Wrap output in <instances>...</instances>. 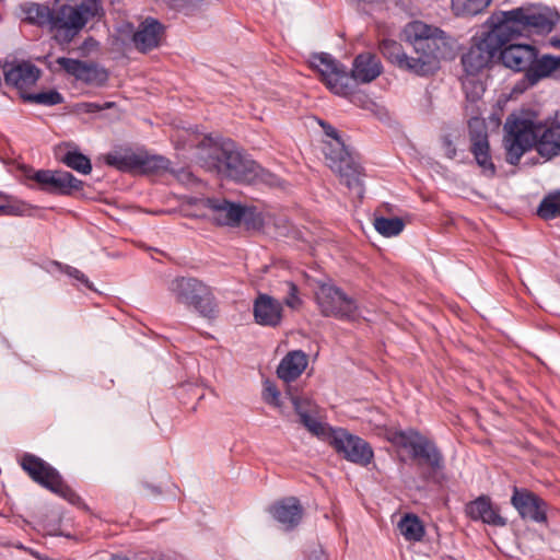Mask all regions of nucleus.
I'll return each instance as SVG.
<instances>
[{
	"label": "nucleus",
	"instance_id": "obj_48",
	"mask_svg": "<svg viewBox=\"0 0 560 560\" xmlns=\"http://www.w3.org/2000/svg\"><path fill=\"white\" fill-rule=\"evenodd\" d=\"M112 560H129V559L126 558V557H121V556L115 555V556L112 557Z\"/></svg>",
	"mask_w": 560,
	"mask_h": 560
},
{
	"label": "nucleus",
	"instance_id": "obj_39",
	"mask_svg": "<svg viewBox=\"0 0 560 560\" xmlns=\"http://www.w3.org/2000/svg\"><path fill=\"white\" fill-rule=\"evenodd\" d=\"M301 423L314 435L316 436H326L331 433V428H328L326 424L318 421L316 418L308 415H303V418L300 419Z\"/></svg>",
	"mask_w": 560,
	"mask_h": 560
},
{
	"label": "nucleus",
	"instance_id": "obj_24",
	"mask_svg": "<svg viewBox=\"0 0 560 560\" xmlns=\"http://www.w3.org/2000/svg\"><path fill=\"white\" fill-rule=\"evenodd\" d=\"M270 514L276 521L284 525L285 529L296 527L303 517V508L295 497L284 498L269 509Z\"/></svg>",
	"mask_w": 560,
	"mask_h": 560
},
{
	"label": "nucleus",
	"instance_id": "obj_5",
	"mask_svg": "<svg viewBox=\"0 0 560 560\" xmlns=\"http://www.w3.org/2000/svg\"><path fill=\"white\" fill-rule=\"evenodd\" d=\"M498 63L515 72H524L523 81L534 86L546 78H560V57L539 56V50L527 44L506 43L499 50Z\"/></svg>",
	"mask_w": 560,
	"mask_h": 560
},
{
	"label": "nucleus",
	"instance_id": "obj_49",
	"mask_svg": "<svg viewBox=\"0 0 560 560\" xmlns=\"http://www.w3.org/2000/svg\"><path fill=\"white\" fill-rule=\"evenodd\" d=\"M552 45L560 49V37L552 42Z\"/></svg>",
	"mask_w": 560,
	"mask_h": 560
},
{
	"label": "nucleus",
	"instance_id": "obj_44",
	"mask_svg": "<svg viewBox=\"0 0 560 560\" xmlns=\"http://www.w3.org/2000/svg\"><path fill=\"white\" fill-rule=\"evenodd\" d=\"M82 106L86 113H97L103 109L97 103H83Z\"/></svg>",
	"mask_w": 560,
	"mask_h": 560
},
{
	"label": "nucleus",
	"instance_id": "obj_18",
	"mask_svg": "<svg viewBox=\"0 0 560 560\" xmlns=\"http://www.w3.org/2000/svg\"><path fill=\"white\" fill-rule=\"evenodd\" d=\"M67 74L86 84L104 86L108 81V71L94 62L58 57L55 61Z\"/></svg>",
	"mask_w": 560,
	"mask_h": 560
},
{
	"label": "nucleus",
	"instance_id": "obj_16",
	"mask_svg": "<svg viewBox=\"0 0 560 560\" xmlns=\"http://www.w3.org/2000/svg\"><path fill=\"white\" fill-rule=\"evenodd\" d=\"M25 176L49 194L71 195L73 191L82 190L84 185L82 180L66 171L28 170Z\"/></svg>",
	"mask_w": 560,
	"mask_h": 560
},
{
	"label": "nucleus",
	"instance_id": "obj_47",
	"mask_svg": "<svg viewBox=\"0 0 560 560\" xmlns=\"http://www.w3.org/2000/svg\"><path fill=\"white\" fill-rule=\"evenodd\" d=\"M114 106L113 102H106L104 105H102L103 109L105 108H112Z\"/></svg>",
	"mask_w": 560,
	"mask_h": 560
},
{
	"label": "nucleus",
	"instance_id": "obj_2",
	"mask_svg": "<svg viewBox=\"0 0 560 560\" xmlns=\"http://www.w3.org/2000/svg\"><path fill=\"white\" fill-rule=\"evenodd\" d=\"M505 161L518 165L522 156L535 149L547 161L560 156V118L540 120L536 113L511 114L504 124Z\"/></svg>",
	"mask_w": 560,
	"mask_h": 560
},
{
	"label": "nucleus",
	"instance_id": "obj_13",
	"mask_svg": "<svg viewBox=\"0 0 560 560\" xmlns=\"http://www.w3.org/2000/svg\"><path fill=\"white\" fill-rule=\"evenodd\" d=\"M316 302L324 316L347 320L357 318V302L335 285L322 284L316 292Z\"/></svg>",
	"mask_w": 560,
	"mask_h": 560
},
{
	"label": "nucleus",
	"instance_id": "obj_22",
	"mask_svg": "<svg viewBox=\"0 0 560 560\" xmlns=\"http://www.w3.org/2000/svg\"><path fill=\"white\" fill-rule=\"evenodd\" d=\"M205 206L212 211V219L219 225H238L245 208L226 199L208 198Z\"/></svg>",
	"mask_w": 560,
	"mask_h": 560
},
{
	"label": "nucleus",
	"instance_id": "obj_21",
	"mask_svg": "<svg viewBox=\"0 0 560 560\" xmlns=\"http://www.w3.org/2000/svg\"><path fill=\"white\" fill-rule=\"evenodd\" d=\"M164 25L156 19L147 18L132 35V42L139 52L145 54L160 46Z\"/></svg>",
	"mask_w": 560,
	"mask_h": 560
},
{
	"label": "nucleus",
	"instance_id": "obj_29",
	"mask_svg": "<svg viewBox=\"0 0 560 560\" xmlns=\"http://www.w3.org/2000/svg\"><path fill=\"white\" fill-rule=\"evenodd\" d=\"M375 230L385 237H392L400 234L405 228V222L398 217L385 218L376 217L373 223Z\"/></svg>",
	"mask_w": 560,
	"mask_h": 560
},
{
	"label": "nucleus",
	"instance_id": "obj_35",
	"mask_svg": "<svg viewBox=\"0 0 560 560\" xmlns=\"http://www.w3.org/2000/svg\"><path fill=\"white\" fill-rule=\"evenodd\" d=\"M165 2L185 15H192L208 7L212 0H165Z\"/></svg>",
	"mask_w": 560,
	"mask_h": 560
},
{
	"label": "nucleus",
	"instance_id": "obj_7",
	"mask_svg": "<svg viewBox=\"0 0 560 560\" xmlns=\"http://www.w3.org/2000/svg\"><path fill=\"white\" fill-rule=\"evenodd\" d=\"M559 20L557 12L549 8H516L511 11L492 14L490 23H498L509 42L532 34H547L552 31Z\"/></svg>",
	"mask_w": 560,
	"mask_h": 560
},
{
	"label": "nucleus",
	"instance_id": "obj_4",
	"mask_svg": "<svg viewBox=\"0 0 560 560\" xmlns=\"http://www.w3.org/2000/svg\"><path fill=\"white\" fill-rule=\"evenodd\" d=\"M200 148L199 161L210 172L241 184H253L262 176L264 170L247 154L240 151L233 141Z\"/></svg>",
	"mask_w": 560,
	"mask_h": 560
},
{
	"label": "nucleus",
	"instance_id": "obj_36",
	"mask_svg": "<svg viewBox=\"0 0 560 560\" xmlns=\"http://www.w3.org/2000/svg\"><path fill=\"white\" fill-rule=\"evenodd\" d=\"M28 207L26 203L12 198L0 191V215H24Z\"/></svg>",
	"mask_w": 560,
	"mask_h": 560
},
{
	"label": "nucleus",
	"instance_id": "obj_12",
	"mask_svg": "<svg viewBox=\"0 0 560 560\" xmlns=\"http://www.w3.org/2000/svg\"><path fill=\"white\" fill-rule=\"evenodd\" d=\"M170 290L176 302L192 306L201 316H217V303L212 290L202 281L191 277H178L172 280Z\"/></svg>",
	"mask_w": 560,
	"mask_h": 560
},
{
	"label": "nucleus",
	"instance_id": "obj_8",
	"mask_svg": "<svg viewBox=\"0 0 560 560\" xmlns=\"http://www.w3.org/2000/svg\"><path fill=\"white\" fill-rule=\"evenodd\" d=\"M320 125L325 135L331 138V141L326 143L324 148L328 166L339 175L341 184H345L359 198H362L364 192L362 182L363 168L348 150L337 129L326 122Z\"/></svg>",
	"mask_w": 560,
	"mask_h": 560
},
{
	"label": "nucleus",
	"instance_id": "obj_38",
	"mask_svg": "<svg viewBox=\"0 0 560 560\" xmlns=\"http://www.w3.org/2000/svg\"><path fill=\"white\" fill-rule=\"evenodd\" d=\"M282 290L287 293L283 298L282 304H285L292 310H298L302 305V300L299 296V287L292 281H284L281 283Z\"/></svg>",
	"mask_w": 560,
	"mask_h": 560
},
{
	"label": "nucleus",
	"instance_id": "obj_25",
	"mask_svg": "<svg viewBox=\"0 0 560 560\" xmlns=\"http://www.w3.org/2000/svg\"><path fill=\"white\" fill-rule=\"evenodd\" d=\"M307 363V355L302 350L290 351L280 361L277 375L285 383L293 382L301 376Z\"/></svg>",
	"mask_w": 560,
	"mask_h": 560
},
{
	"label": "nucleus",
	"instance_id": "obj_26",
	"mask_svg": "<svg viewBox=\"0 0 560 560\" xmlns=\"http://www.w3.org/2000/svg\"><path fill=\"white\" fill-rule=\"evenodd\" d=\"M381 72L382 66L377 57L365 52L354 58L351 78L361 83H369L375 80Z\"/></svg>",
	"mask_w": 560,
	"mask_h": 560
},
{
	"label": "nucleus",
	"instance_id": "obj_17",
	"mask_svg": "<svg viewBox=\"0 0 560 560\" xmlns=\"http://www.w3.org/2000/svg\"><path fill=\"white\" fill-rule=\"evenodd\" d=\"M511 504L522 520L547 524L548 503L535 492L526 488L514 487Z\"/></svg>",
	"mask_w": 560,
	"mask_h": 560
},
{
	"label": "nucleus",
	"instance_id": "obj_11",
	"mask_svg": "<svg viewBox=\"0 0 560 560\" xmlns=\"http://www.w3.org/2000/svg\"><path fill=\"white\" fill-rule=\"evenodd\" d=\"M483 102H469L466 101L464 110L465 116L468 117L470 152L481 173L487 177H494L497 167L492 162L490 152V143L487 127L483 119H481Z\"/></svg>",
	"mask_w": 560,
	"mask_h": 560
},
{
	"label": "nucleus",
	"instance_id": "obj_40",
	"mask_svg": "<svg viewBox=\"0 0 560 560\" xmlns=\"http://www.w3.org/2000/svg\"><path fill=\"white\" fill-rule=\"evenodd\" d=\"M291 402L293 405L294 411L299 415L300 419L303 418V415H308L311 412V400L307 398H303L299 395H293L289 390Z\"/></svg>",
	"mask_w": 560,
	"mask_h": 560
},
{
	"label": "nucleus",
	"instance_id": "obj_10",
	"mask_svg": "<svg viewBox=\"0 0 560 560\" xmlns=\"http://www.w3.org/2000/svg\"><path fill=\"white\" fill-rule=\"evenodd\" d=\"M489 31L475 36L468 51L462 56V65L468 74H478L492 63H498L500 48L509 43L498 23L487 22Z\"/></svg>",
	"mask_w": 560,
	"mask_h": 560
},
{
	"label": "nucleus",
	"instance_id": "obj_15",
	"mask_svg": "<svg viewBox=\"0 0 560 560\" xmlns=\"http://www.w3.org/2000/svg\"><path fill=\"white\" fill-rule=\"evenodd\" d=\"M311 65L319 72L322 81L335 94L347 96L351 92L346 67L339 65L329 54L313 55Z\"/></svg>",
	"mask_w": 560,
	"mask_h": 560
},
{
	"label": "nucleus",
	"instance_id": "obj_46",
	"mask_svg": "<svg viewBox=\"0 0 560 560\" xmlns=\"http://www.w3.org/2000/svg\"><path fill=\"white\" fill-rule=\"evenodd\" d=\"M144 487L148 489V491L152 494V495H160L161 494V489L156 486H152V485H149V483H145Z\"/></svg>",
	"mask_w": 560,
	"mask_h": 560
},
{
	"label": "nucleus",
	"instance_id": "obj_45",
	"mask_svg": "<svg viewBox=\"0 0 560 560\" xmlns=\"http://www.w3.org/2000/svg\"><path fill=\"white\" fill-rule=\"evenodd\" d=\"M310 560H326V556L322 549L314 550L310 556Z\"/></svg>",
	"mask_w": 560,
	"mask_h": 560
},
{
	"label": "nucleus",
	"instance_id": "obj_14",
	"mask_svg": "<svg viewBox=\"0 0 560 560\" xmlns=\"http://www.w3.org/2000/svg\"><path fill=\"white\" fill-rule=\"evenodd\" d=\"M329 444L348 462L368 466L374 456L371 445L360 436L350 434L345 429L331 430Z\"/></svg>",
	"mask_w": 560,
	"mask_h": 560
},
{
	"label": "nucleus",
	"instance_id": "obj_6",
	"mask_svg": "<svg viewBox=\"0 0 560 560\" xmlns=\"http://www.w3.org/2000/svg\"><path fill=\"white\" fill-rule=\"evenodd\" d=\"M388 440L400 448L409 450L423 481H438L445 469V458L433 440L415 429L390 431Z\"/></svg>",
	"mask_w": 560,
	"mask_h": 560
},
{
	"label": "nucleus",
	"instance_id": "obj_1",
	"mask_svg": "<svg viewBox=\"0 0 560 560\" xmlns=\"http://www.w3.org/2000/svg\"><path fill=\"white\" fill-rule=\"evenodd\" d=\"M408 37L415 55H408L402 46L393 39H383L380 51L385 59L401 70L417 75H430L440 69L442 60H451L456 56L455 42L443 31L431 27L422 22L409 24Z\"/></svg>",
	"mask_w": 560,
	"mask_h": 560
},
{
	"label": "nucleus",
	"instance_id": "obj_43",
	"mask_svg": "<svg viewBox=\"0 0 560 560\" xmlns=\"http://www.w3.org/2000/svg\"><path fill=\"white\" fill-rule=\"evenodd\" d=\"M443 145L445 148V154L450 159H454L456 155V148L454 147L452 140L448 138H444Z\"/></svg>",
	"mask_w": 560,
	"mask_h": 560
},
{
	"label": "nucleus",
	"instance_id": "obj_33",
	"mask_svg": "<svg viewBox=\"0 0 560 560\" xmlns=\"http://www.w3.org/2000/svg\"><path fill=\"white\" fill-rule=\"evenodd\" d=\"M537 214L544 220H551L560 215V191L546 196L538 209Z\"/></svg>",
	"mask_w": 560,
	"mask_h": 560
},
{
	"label": "nucleus",
	"instance_id": "obj_9",
	"mask_svg": "<svg viewBox=\"0 0 560 560\" xmlns=\"http://www.w3.org/2000/svg\"><path fill=\"white\" fill-rule=\"evenodd\" d=\"M20 465L36 483L67 500L72 505L86 512L90 510L81 497L63 480L59 471L40 457L25 453L20 459Z\"/></svg>",
	"mask_w": 560,
	"mask_h": 560
},
{
	"label": "nucleus",
	"instance_id": "obj_32",
	"mask_svg": "<svg viewBox=\"0 0 560 560\" xmlns=\"http://www.w3.org/2000/svg\"><path fill=\"white\" fill-rule=\"evenodd\" d=\"M61 162L73 171L88 175L92 171L91 160L79 151H68Z\"/></svg>",
	"mask_w": 560,
	"mask_h": 560
},
{
	"label": "nucleus",
	"instance_id": "obj_27",
	"mask_svg": "<svg viewBox=\"0 0 560 560\" xmlns=\"http://www.w3.org/2000/svg\"><path fill=\"white\" fill-rule=\"evenodd\" d=\"M105 163L121 172H131L138 170L140 162V154L136 153L130 148H118L105 155Z\"/></svg>",
	"mask_w": 560,
	"mask_h": 560
},
{
	"label": "nucleus",
	"instance_id": "obj_31",
	"mask_svg": "<svg viewBox=\"0 0 560 560\" xmlns=\"http://www.w3.org/2000/svg\"><path fill=\"white\" fill-rule=\"evenodd\" d=\"M492 0H452L456 15H476L482 12Z\"/></svg>",
	"mask_w": 560,
	"mask_h": 560
},
{
	"label": "nucleus",
	"instance_id": "obj_3",
	"mask_svg": "<svg viewBox=\"0 0 560 560\" xmlns=\"http://www.w3.org/2000/svg\"><path fill=\"white\" fill-rule=\"evenodd\" d=\"M25 20L37 26H49L55 31L54 38L59 44H69L85 26L89 19L96 15L95 2L89 1L83 5L63 4L57 10L48 5L30 3L24 9Z\"/></svg>",
	"mask_w": 560,
	"mask_h": 560
},
{
	"label": "nucleus",
	"instance_id": "obj_41",
	"mask_svg": "<svg viewBox=\"0 0 560 560\" xmlns=\"http://www.w3.org/2000/svg\"><path fill=\"white\" fill-rule=\"evenodd\" d=\"M279 396H280V392L278 390L277 386L272 382L266 381L265 387H264V393H262L264 400L268 405L279 407L280 406Z\"/></svg>",
	"mask_w": 560,
	"mask_h": 560
},
{
	"label": "nucleus",
	"instance_id": "obj_37",
	"mask_svg": "<svg viewBox=\"0 0 560 560\" xmlns=\"http://www.w3.org/2000/svg\"><path fill=\"white\" fill-rule=\"evenodd\" d=\"M140 162L138 170L143 172H158L161 170H167L170 165V161L160 155H142L140 154Z\"/></svg>",
	"mask_w": 560,
	"mask_h": 560
},
{
	"label": "nucleus",
	"instance_id": "obj_28",
	"mask_svg": "<svg viewBox=\"0 0 560 560\" xmlns=\"http://www.w3.org/2000/svg\"><path fill=\"white\" fill-rule=\"evenodd\" d=\"M399 530L406 540L420 541L424 536V526L415 514L405 515L398 523Z\"/></svg>",
	"mask_w": 560,
	"mask_h": 560
},
{
	"label": "nucleus",
	"instance_id": "obj_34",
	"mask_svg": "<svg viewBox=\"0 0 560 560\" xmlns=\"http://www.w3.org/2000/svg\"><path fill=\"white\" fill-rule=\"evenodd\" d=\"M22 100L26 103L54 106L63 103V96L56 90L40 93H22Z\"/></svg>",
	"mask_w": 560,
	"mask_h": 560
},
{
	"label": "nucleus",
	"instance_id": "obj_30",
	"mask_svg": "<svg viewBox=\"0 0 560 560\" xmlns=\"http://www.w3.org/2000/svg\"><path fill=\"white\" fill-rule=\"evenodd\" d=\"M477 74H468L462 79L463 91L466 96V101L469 102H481L485 94L486 88Z\"/></svg>",
	"mask_w": 560,
	"mask_h": 560
},
{
	"label": "nucleus",
	"instance_id": "obj_19",
	"mask_svg": "<svg viewBox=\"0 0 560 560\" xmlns=\"http://www.w3.org/2000/svg\"><path fill=\"white\" fill-rule=\"evenodd\" d=\"M465 513L475 522L480 521L494 527H504L508 523L506 518L501 516L499 506L494 505L491 498L485 494L468 502L465 505Z\"/></svg>",
	"mask_w": 560,
	"mask_h": 560
},
{
	"label": "nucleus",
	"instance_id": "obj_20",
	"mask_svg": "<svg viewBox=\"0 0 560 560\" xmlns=\"http://www.w3.org/2000/svg\"><path fill=\"white\" fill-rule=\"evenodd\" d=\"M255 322L261 326L277 327L282 322V303L266 294L259 293L253 304Z\"/></svg>",
	"mask_w": 560,
	"mask_h": 560
},
{
	"label": "nucleus",
	"instance_id": "obj_42",
	"mask_svg": "<svg viewBox=\"0 0 560 560\" xmlns=\"http://www.w3.org/2000/svg\"><path fill=\"white\" fill-rule=\"evenodd\" d=\"M56 265L59 267V269L65 272L66 275H68L69 277L71 278H74L77 280H79L80 282H82L86 288L89 289H93V285L92 283L90 282V280L86 278V276L81 272L79 269L74 268V267H71V266H62L60 262H56Z\"/></svg>",
	"mask_w": 560,
	"mask_h": 560
},
{
	"label": "nucleus",
	"instance_id": "obj_23",
	"mask_svg": "<svg viewBox=\"0 0 560 560\" xmlns=\"http://www.w3.org/2000/svg\"><path fill=\"white\" fill-rule=\"evenodd\" d=\"M40 73L35 65L23 61L4 72V81L8 85L18 89L22 97V93H27L26 90L36 84Z\"/></svg>",
	"mask_w": 560,
	"mask_h": 560
}]
</instances>
